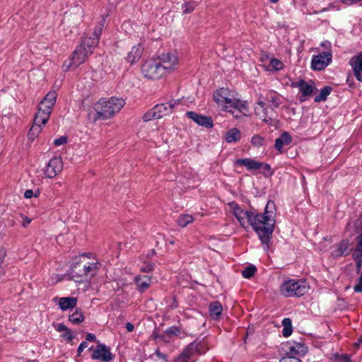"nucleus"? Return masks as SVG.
Instances as JSON below:
<instances>
[{
    "label": "nucleus",
    "mask_w": 362,
    "mask_h": 362,
    "mask_svg": "<svg viewBox=\"0 0 362 362\" xmlns=\"http://www.w3.org/2000/svg\"><path fill=\"white\" fill-rule=\"evenodd\" d=\"M361 266H362V260H356V273H360L361 272Z\"/></svg>",
    "instance_id": "61"
},
{
    "label": "nucleus",
    "mask_w": 362,
    "mask_h": 362,
    "mask_svg": "<svg viewBox=\"0 0 362 362\" xmlns=\"http://www.w3.org/2000/svg\"><path fill=\"white\" fill-rule=\"evenodd\" d=\"M264 107H267L265 103L262 100H259L257 103V106L255 107V111L257 112L258 110L264 109Z\"/></svg>",
    "instance_id": "57"
},
{
    "label": "nucleus",
    "mask_w": 362,
    "mask_h": 362,
    "mask_svg": "<svg viewBox=\"0 0 362 362\" xmlns=\"http://www.w3.org/2000/svg\"><path fill=\"white\" fill-rule=\"evenodd\" d=\"M83 261V274L86 275V279H90L95 276L99 269V262L98 261L85 262Z\"/></svg>",
    "instance_id": "23"
},
{
    "label": "nucleus",
    "mask_w": 362,
    "mask_h": 362,
    "mask_svg": "<svg viewBox=\"0 0 362 362\" xmlns=\"http://www.w3.org/2000/svg\"><path fill=\"white\" fill-rule=\"evenodd\" d=\"M160 62V68L163 69V75L168 71H171L177 63V57L170 53L162 54L156 58Z\"/></svg>",
    "instance_id": "13"
},
{
    "label": "nucleus",
    "mask_w": 362,
    "mask_h": 362,
    "mask_svg": "<svg viewBox=\"0 0 362 362\" xmlns=\"http://www.w3.org/2000/svg\"><path fill=\"white\" fill-rule=\"evenodd\" d=\"M67 143V137L66 136H60L59 138L58 139H56L54 140V145L55 146H59L61 145H64Z\"/></svg>",
    "instance_id": "50"
},
{
    "label": "nucleus",
    "mask_w": 362,
    "mask_h": 362,
    "mask_svg": "<svg viewBox=\"0 0 362 362\" xmlns=\"http://www.w3.org/2000/svg\"><path fill=\"white\" fill-rule=\"evenodd\" d=\"M69 321L74 324L78 325L84 320L83 313L80 308H76L75 311L69 316Z\"/></svg>",
    "instance_id": "34"
},
{
    "label": "nucleus",
    "mask_w": 362,
    "mask_h": 362,
    "mask_svg": "<svg viewBox=\"0 0 362 362\" xmlns=\"http://www.w3.org/2000/svg\"><path fill=\"white\" fill-rule=\"evenodd\" d=\"M269 66L275 71H280L283 69L284 64L283 63L276 58H272L270 60Z\"/></svg>",
    "instance_id": "45"
},
{
    "label": "nucleus",
    "mask_w": 362,
    "mask_h": 362,
    "mask_svg": "<svg viewBox=\"0 0 362 362\" xmlns=\"http://www.w3.org/2000/svg\"><path fill=\"white\" fill-rule=\"evenodd\" d=\"M251 144L255 147L263 146L266 144V139L259 134H255L251 138Z\"/></svg>",
    "instance_id": "40"
},
{
    "label": "nucleus",
    "mask_w": 362,
    "mask_h": 362,
    "mask_svg": "<svg viewBox=\"0 0 362 362\" xmlns=\"http://www.w3.org/2000/svg\"><path fill=\"white\" fill-rule=\"evenodd\" d=\"M92 54V51L88 50L86 47L81 44L78 45L73 52L72 57L64 62L62 68L64 71H69L70 69L77 68L83 64L86 58Z\"/></svg>",
    "instance_id": "5"
},
{
    "label": "nucleus",
    "mask_w": 362,
    "mask_h": 362,
    "mask_svg": "<svg viewBox=\"0 0 362 362\" xmlns=\"http://www.w3.org/2000/svg\"><path fill=\"white\" fill-rule=\"evenodd\" d=\"M63 337L65 338L69 341H71L74 339V336L72 335L69 329L64 332Z\"/></svg>",
    "instance_id": "56"
},
{
    "label": "nucleus",
    "mask_w": 362,
    "mask_h": 362,
    "mask_svg": "<svg viewBox=\"0 0 362 362\" xmlns=\"http://www.w3.org/2000/svg\"><path fill=\"white\" fill-rule=\"evenodd\" d=\"M226 93L227 90L226 89L222 88L216 90L213 95L214 101L218 104L229 105L233 101V99L226 97Z\"/></svg>",
    "instance_id": "31"
},
{
    "label": "nucleus",
    "mask_w": 362,
    "mask_h": 362,
    "mask_svg": "<svg viewBox=\"0 0 362 362\" xmlns=\"http://www.w3.org/2000/svg\"><path fill=\"white\" fill-rule=\"evenodd\" d=\"M241 139V132L237 128H231L225 133V140L228 143H236Z\"/></svg>",
    "instance_id": "32"
},
{
    "label": "nucleus",
    "mask_w": 362,
    "mask_h": 362,
    "mask_svg": "<svg viewBox=\"0 0 362 362\" xmlns=\"http://www.w3.org/2000/svg\"><path fill=\"white\" fill-rule=\"evenodd\" d=\"M354 290L356 293H362V274L358 278L356 284L354 286Z\"/></svg>",
    "instance_id": "52"
},
{
    "label": "nucleus",
    "mask_w": 362,
    "mask_h": 362,
    "mask_svg": "<svg viewBox=\"0 0 362 362\" xmlns=\"http://www.w3.org/2000/svg\"><path fill=\"white\" fill-rule=\"evenodd\" d=\"M126 329L128 332H133L134 329V326L132 323L128 322L126 323Z\"/></svg>",
    "instance_id": "62"
},
{
    "label": "nucleus",
    "mask_w": 362,
    "mask_h": 362,
    "mask_svg": "<svg viewBox=\"0 0 362 362\" xmlns=\"http://www.w3.org/2000/svg\"><path fill=\"white\" fill-rule=\"evenodd\" d=\"M144 122H148L152 119H158V115H156V112L155 111L154 108L149 110L147 111L142 117Z\"/></svg>",
    "instance_id": "44"
},
{
    "label": "nucleus",
    "mask_w": 362,
    "mask_h": 362,
    "mask_svg": "<svg viewBox=\"0 0 362 362\" xmlns=\"http://www.w3.org/2000/svg\"><path fill=\"white\" fill-rule=\"evenodd\" d=\"M33 197H34V192L32 189H27L25 192H24V197L26 198V199H30L32 198Z\"/></svg>",
    "instance_id": "59"
},
{
    "label": "nucleus",
    "mask_w": 362,
    "mask_h": 362,
    "mask_svg": "<svg viewBox=\"0 0 362 362\" xmlns=\"http://www.w3.org/2000/svg\"><path fill=\"white\" fill-rule=\"evenodd\" d=\"M353 258L355 261L358 259L362 260V248H361V246L357 245L356 248L354 250Z\"/></svg>",
    "instance_id": "49"
},
{
    "label": "nucleus",
    "mask_w": 362,
    "mask_h": 362,
    "mask_svg": "<svg viewBox=\"0 0 362 362\" xmlns=\"http://www.w3.org/2000/svg\"><path fill=\"white\" fill-rule=\"evenodd\" d=\"M332 88L329 86H326L321 89L320 93L317 95L314 100L315 103H320L321 101H325L327 99L328 95L331 93Z\"/></svg>",
    "instance_id": "35"
},
{
    "label": "nucleus",
    "mask_w": 362,
    "mask_h": 362,
    "mask_svg": "<svg viewBox=\"0 0 362 362\" xmlns=\"http://www.w3.org/2000/svg\"><path fill=\"white\" fill-rule=\"evenodd\" d=\"M56 329L58 332H65V331H66L68 329V328L63 323H59V324H57V327Z\"/></svg>",
    "instance_id": "60"
},
{
    "label": "nucleus",
    "mask_w": 362,
    "mask_h": 362,
    "mask_svg": "<svg viewBox=\"0 0 362 362\" xmlns=\"http://www.w3.org/2000/svg\"><path fill=\"white\" fill-rule=\"evenodd\" d=\"M349 63L352 68L356 78L362 82V52L352 57Z\"/></svg>",
    "instance_id": "16"
},
{
    "label": "nucleus",
    "mask_w": 362,
    "mask_h": 362,
    "mask_svg": "<svg viewBox=\"0 0 362 362\" xmlns=\"http://www.w3.org/2000/svg\"><path fill=\"white\" fill-rule=\"evenodd\" d=\"M260 169L263 170V173L264 177H272L274 174V171L272 170L271 165L268 163H265L263 162H259Z\"/></svg>",
    "instance_id": "43"
},
{
    "label": "nucleus",
    "mask_w": 362,
    "mask_h": 362,
    "mask_svg": "<svg viewBox=\"0 0 362 362\" xmlns=\"http://www.w3.org/2000/svg\"><path fill=\"white\" fill-rule=\"evenodd\" d=\"M76 304L77 298L75 297H62L59 299V308L63 311L75 308Z\"/></svg>",
    "instance_id": "30"
},
{
    "label": "nucleus",
    "mask_w": 362,
    "mask_h": 362,
    "mask_svg": "<svg viewBox=\"0 0 362 362\" xmlns=\"http://www.w3.org/2000/svg\"><path fill=\"white\" fill-rule=\"evenodd\" d=\"M144 47L141 43L137 44L132 47L130 52L127 54L126 60L130 64H134L141 57L144 52Z\"/></svg>",
    "instance_id": "21"
},
{
    "label": "nucleus",
    "mask_w": 362,
    "mask_h": 362,
    "mask_svg": "<svg viewBox=\"0 0 362 362\" xmlns=\"http://www.w3.org/2000/svg\"><path fill=\"white\" fill-rule=\"evenodd\" d=\"M194 221V217L189 214H182L177 219V223L180 227H186Z\"/></svg>",
    "instance_id": "38"
},
{
    "label": "nucleus",
    "mask_w": 362,
    "mask_h": 362,
    "mask_svg": "<svg viewBox=\"0 0 362 362\" xmlns=\"http://www.w3.org/2000/svg\"><path fill=\"white\" fill-rule=\"evenodd\" d=\"M86 341H92V342H96L97 341V339H96V337L94 334H92V333H88L86 334Z\"/></svg>",
    "instance_id": "58"
},
{
    "label": "nucleus",
    "mask_w": 362,
    "mask_h": 362,
    "mask_svg": "<svg viewBox=\"0 0 362 362\" xmlns=\"http://www.w3.org/2000/svg\"><path fill=\"white\" fill-rule=\"evenodd\" d=\"M354 226L356 232L358 233L359 231L362 230V218L358 217L354 221Z\"/></svg>",
    "instance_id": "51"
},
{
    "label": "nucleus",
    "mask_w": 362,
    "mask_h": 362,
    "mask_svg": "<svg viewBox=\"0 0 362 362\" xmlns=\"http://www.w3.org/2000/svg\"><path fill=\"white\" fill-rule=\"evenodd\" d=\"M89 350L93 351L90 356L93 360L110 362L114 358V355L111 353L110 347L104 344H98L95 347L92 346L89 348Z\"/></svg>",
    "instance_id": "9"
},
{
    "label": "nucleus",
    "mask_w": 362,
    "mask_h": 362,
    "mask_svg": "<svg viewBox=\"0 0 362 362\" xmlns=\"http://www.w3.org/2000/svg\"><path fill=\"white\" fill-rule=\"evenodd\" d=\"M267 100L270 103V107L274 110L282 103L280 96L274 91L270 90L266 96Z\"/></svg>",
    "instance_id": "33"
},
{
    "label": "nucleus",
    "mask_w": 362,
    "mask_h": 362,
    "mask_svg": "<svg viewBox=\"0 0 362 362\" xmlns=\"http://www.w3.org/2000/svg\"><path fill=\"white\" fill-rule=\"evenodd\" d=\"M291 86L293 88H298L299 92L301 93L300 97V102L305 101L306 97L310 96L314 89H316L312 84L308 83L303 79L292 82Z\"/></svg>",
    "instance_id": "15"
},
{
    "label": "nucleus",
    "mask_w": 362,
    "mask_h": 362,
    "mask_svg": "<svg viewBox=\"0 0 362 362\" xmlns=\"http://www.w3.org/2000/svg\"><path fill=\"white\" fill-rule=\"evenodd\" d=\"M63 168L61 157H54L46 164L43 172L45 177L53 178L59 174Z\"/></svg>",
    "instance_id": "12"
},
{
    "label": "nucleus",
    "mask_w": 362,
    "mask_h": 362,
    "mask_svg": "<svg viewBox=\"0 0 362 362\" xmlns=\"http://www.w3.org/2000/svg\"><path fill=\"white\" fill-rule=\"evenodd\" d=\"M350 242L348 239L341 240L334 249L332 251V256L334 258H339L349 255L351 250L349 249Z\"/></svg>",
    "instance_id": "17"
},
{
    "label": "nucleus",
    "mask_w": 362,
    "mask_h": 362,
    "mask_svg": "<svg viewBox=\"0 0 362 362\" xmlns=\"http://www.w3.org/2000/svg\"><path fill=\"white\" fill-rule=\"evenodd\" d=\"M235 167H245L249 171H253L260 169V164L259 161L251 158H238L234 161Z\"/></svg>",
    "instance_id": "19"
},
{
    "label": "nucleus",
    "mask_w": 362,
    "mask_h": 362,
    "mask_svg": "<svg viewBox=\"0 0 362 362\" xmlns=\"http://www.w3.org/2000/svg\"><path fill=\"white\" fill-rule=\"evenodd\" d=\"M230 207L233 209V215L237 219L245 217L247 219L248 223L252 226L254 231L258 235V228L256 220V211H244L240 206L235 202L230 204Z\"/></svg>",
    "instance_id": "8"
},
{
    "label": "nucleus",
    "mask_w": 362,
    "mask_h": 362,
    "mask_svg": "<svg viewBox=\"0 0 362 362\" xmlns=\"http://www.w3.org/2000/svg\"><path fill=\"white\" fill-rule=\"evenodd\" d=\"M292 141V137L287 132H283L281 136L275 139L274 148L276 150L282 153L283 146L289 145Z\"/></svg>",
    "instance_id": "28"
},
{
    "label": "nucleus",
    "mask_w": 362,
    "mask_h": 362,
    "mask_svg": "<svg viewBox=\"0 0 362 362\" xmlns=\"http://www.w3.org/2000/svg\"><path fill=\"white\" fill-rule=\"evenodd\" d=\"M124 105L125 100L122 98L112 97L108 100L101 98L94 105L95 114L93 120L96 122L110 119L118 113Z\"/></svg>",
    "instance_id": "2"
},
{
    "label": "nucleus",
    "mask_w": 362,
    "mask_h": 362,
    "mask_svg": "<svg viewBox=\"0 0 362 362\" xmlns=\"http://www.w3.org/2000/svg\"><path fill=\"white\" fill-rule=\"evenodd\" d=\"M185 115L187 118L192 119L199 126L204 127L207 129L214 127V122L211 117L203 115L194 111H187Z\"/></svg>",
    "instance_id": "14"
},
{
    "label": "nucleus",
    "mask_w": 362,
    "mask_h": 362,
    "mask_svg": "<svg viewBox=\"0 0 362 362\" xmlns=\"http://www.w3.org/2000/svg\"><path fill=\"white\" fill-rule=\"evenodd\" d=\"M105 16H102L101 20L95 27L93 33L90 35H86L83 37L81 45L86 47L88 50L93 51V49L98 45L102 30L104 27Z\"/></svg>",
    "instance_id": "7"
},
{
    "label": "nucleus",
    "mask_w": 362,
    "mask_h": 362,
    "mask_svg": "<svg viewBox=\"0 0 362 362\" xmlns=\"http://www.w3.org/2000/svg\"><path fill=\"white\" fill-rule=\"evenodd\" d=\"M154 354L156 355L157 357H158L159 358H160L163 361H168V356L166 354H165L161 353L159 349H157L155 351Z\"/></svg>",
    "instance_id": "55"
},
{
    "label": "nucleus",
    "mask_w": 362,
    "mask_h": 362,
    "mask_svg": "<svg viewBox=\"0 0 362 362\" xmlns=\"http://www.w3.org/2000/svg\"><path fill=\"white\" fill-rule=\"evenodd\" d=\"M330 359L332 362H354L351 359V356L347 354L335 353L332 354Z\"/></svg>",
    "instance_id": "37"
},
{
    "label": "nucleus",
    "mask_w": 362,
    "mask_h": 362,
    "mask_svg": "<svg viewBox=\"0 0 362 362\" xmlns=\"http://www.w3.org/2000/svg\"><path fill=\"white\" fill-rule=\"evenodd\" d=\"M197 348L196 347L195 343L189 344L180 354L176 361L178 362H189L188 361L192 359V357L197 354Z\"/></svg>",
    "instance_id": "22"
},
{
    "label": "nucleus",
    "mask_w": 362,
    "mask_h": 362,
    "mask_svg": "<svg viewBox=\"0 0 362 362\" xmlns=\"http://www.w3.org/2000/svg\"><path fill=\"white\" fill-rule=\"evenodd\" d=\"M255 113L265 123L272 126L274 125L273 117L275 115V112L273 109L268 110L267 107L264 109L258 110Z\"/></svg>",
    "instance_id": "26"
},
{
    "label": "nucleus",
    "mask_w": 362,
    "mask_h": 362,
    "mask_svg": "<svg viewBox=\"0 0 362 362\" xmlns=\"http://www.w3.org/2000/svg\"><path fill=\"white\" fill-rule=\"evenodd\" d=\"M224 107L227 112L231 113L237 119H241L246 116L248 112L246 103L239 99L233 100L229 105H226Z\"/></svg>",
    "instance_id": "10"
},
{
    "label": "nucleus",
    "mask_w": 362,
    "mask_h": 362,
    "mask_svg": "<svg viewBox=\"0 0 362 362\" xmlns=\"http://www.w3.org/2000/svg\"><path fill=\"white\" fill-rule=\"evenodd\" d=\"M57 98V93L54 90H51L47 93L45 97L40 102L39 106L42 108L46 109L47 111L52 110L55 105L56 100Z\"/></svg>",
    "instance_id": "25"
},
{
    "label": "nucleus",
    "mask_w": 362,
    "mask_h": 362,
    "mask_svg": "<svg viewBox=\"0 0 362 362\" xmlns=\"http://www.w3.org/2000/svg\"><path fill=\"white\" fill-rule=\"evenodd\" d=\"M192 343L196 344V347L197 348V349L196 350V353L197 354L201 355V354L205 353L206 351L204 349V344L203 342L194 341Z\"/></svg>",
    "instance_id": "48"
},
{
    "label": "nucleus",
    "mask_w": 362,
    "mask_h": 362,
    "mask_svg": "<svg viewBox=\"0 0 362 362\" xmlns=\"http://www.w3.org/2000/svg\"><path fill=\"white\" fill-rule=\"evenodd\" d=\"M245 218H246L245 217H242V218H240V219H238L240 224L243 226V227H245Z\"/></svg>",
    "instance_id": "64"
},
{
    "label": "nucleus",
    "mask_w": 362,
    "mask_h": 362,
    "mask_svg": "<svg viewBox=\"0 0 362 362\" xmlns=\"http://www.w3.org/2000/svg\"><path fill=\"white\" fill-rule=\"evenodd\" d=\"M282 325L284 326V329L282 331V334L285 337H289L292 333V323L290 318H284L282 320Z\"/></svg>",
    "instance_id": "39"
},
{
    "label": "nucleus",
    "mask_w": 362,
    "mask_h": 362,
    "mask_svg": "<svg viewBox=\"0 0 362 362\" xmlns=\"http://www.w3.org/2000/svg\"><path fill=\"white\" fill-rule=\"evenodd\" d=\"M83 261L76 262L71 265L69 274L71 276L72 279L76 281H81L83 279H86V275L83 274Z\"/></svg>",
    "instance_id": "20"
},
{
    "label": "nucleus",
    "mask_w": 362,
    "mask_h": 362,
    "mask_svg": "<svg viewBox=\"0 0 362 362\" xmlns=\"http://www.w3.org/2000/svg\"><path fill=\"white\" fill-rule=\"evenodd\" d=\"M156 264L151 261H144L140 268V271L144 273H149L155 269Z\"/></svg>",
    "instance_id": "42"
},
{
    "label": "nucleus",
    "mask_w": 362,
    "mask_h": 362,
    "mask_svg": "<svg viewBox=\"0 0 362 362\" xmlns=\"http://www.w3.org/2000/svg\"><path fill=\"white\" fill-rule=\"evenodd\" d=\"M179 103L177 100H172L170 103L158 104L153 107L158 119L168 115L173 112V109Z\"/></svg>",
    "instance_id": "18"
},
{
    "label": "nucleus",
    "mask_w": 362,
    "mask_h": 362,
    "mask_svg": "<svg viewBox=\"0 0 362 362\" xmlns=\"http://www.w3.org/2000/svg\"><path fill=\"white\" fill-rule=\"evenodd\" d=\"M169 336H177L180 334V329L177 326H171L165 331Z\"/></svg>",
    "instance_id": "46"
},
{
    "label": "nucleus",
    "mask_w": 362,
    "mask_h": 362,
    "mask_svg": "<svg viewBox=\"0 0 362 362\" xmlns=\"http://www.w3.org/2000/svg\"><path fill=\"white\" fill-rule=\"evenodd\" d=\"M20 217L22 218V225L26 228L31 222V219L23 214H20Z\"/></svg>",
    "instance_id": "54"
},
{
    "label": "nucleus",
    "mask_w": 362,
    "mask_h": 362,
    "mask_svg": "<svg viewBox=\"0 0 362 362\" xmlns=\"http://www.w3.org/2000/svg\"><path fill=\"white\" fill-rule=\"evenodd\" d=\"M134 281L136 286V290L139 293H144L150 287L152 279L146 275H137L134 277Z\"/></svg>",
    "instance_id": "24"
},
{
    "label": "nucleus",
    "mask_w": 362,
    "mask_h": 362,
    "mask_svg": "<svg viewBox=\"0 0 362 362\" xmlns=\"http://www.w3.org/2000/svg\"><path fill=\"white\" fill-rule=\"evenodd\" d=\"M256 272V267L254 265H250L246 267V268L242 271V276L245 279H250L255 275Z\"/></svg>",
    "instance_id": "41"
},
{
    "label": "nucleus",
    "mask_w": 362,
    "mask_h": 362,
    "mask_svg": "<svg viewBox=\"0 0 362 362\" xmlns=\"http://www.w3.org/2000/svg\"><path fill=\"white\" fill-rule=\"evenodd\" d=\"M332 55L329 52H322L313 56L311 68L315 71L324 70L332 62Z\"/></svg>",
    "instance_id": "11"
},
{
    "label": "nucleus",
    "mask_w": 362,
    "mask_h": 362,
    "mask_svg": "<svg viewBox=\"0 0 362 362\" xmlns=\"http://www.w3.org/2000/svg\"><path fill=\"white\" fill-rule=\"evenodd\" d=\"M42 125L33 122V124L30 129L28 137L30 140L33 141L41 132Z\"/></svg>",
    "instance_id": "36"
},
{
    "label": "nucleus",
    "mask_w": 362,
    "mask_h": 362,
    "mask_svg": "<svg viewBox=\"0 0 362 362\" xmlns=\"http://www.w3.org/2000/svg\"><path fill=\"white\" fill-rule=\"evenodd\" d=\"M223 307L219 301H213L209 305V316L214 320H219L222 315Z\"/></svg>",
    "instance_id": "27"
},
{
    "label": "nucleus",
    "mask_w": 362,
    "mask_h": 362,
    "mask_svg": "<svg viewBox=\"0 0 362 362\" xmlns=\"http://www.w3.org/2000/svg\"><path fill=\"white\" fill-rule=\"evenodd\" d=\"M310 286L304 279H288L280 286V292L285 297H301L309 290Z\"/></svg>",
    "instance_id": "3"
},
{
    "label": "nucleus",
    "mask_w": 362,
    "mask_h": 362,
    "mask_svg": "<svg viewBox=\"0 0 362 362\" xmlns=\"http://www.w3.org/2000/svg\"><path fill=\"white\" fill-rule=\"evenodd\" d=\"M275 218L276 204L272 200L267 202L263 214L256 211L258 238L265 250H268L269 244L272 238L276 223Z\"/></svg>",
    "instance_id": "1"
},
{
    "label": "nucleus",
    "mask_w": 362,
    "mask_h": 362,
    "mask_svg": "<svg viewBox=\"0 0 362 362\" xmlns=\"http://www.w3.org/2000/svg\"><path fill=\"white\" fill-rule=\"evenodd\" d=\"M156 58L146 60L141 66L144 76L149 79H158L163 76V69Z\"/></svg>",
    "instance_id": "6"
},
{
    "label": "nucleus",
    "mask_w": 362,
    "mask_h": 362,
    "mask_svg": "<svg viewBox=\"0 0 362 362\" xmlns=\"http://www.w3.org/2000/svg\"><path fill=\"white\" fill-rule=\"evenodd\" d=\"M357 240L358 246L362 247V233L358 236Z\"/></svg>",
    "instance_id": "63"
},
{
    "label": "nucleus",
    "mask_w": 362,
    "mask_h": 362,
    "mask_svg": "<svg viewBox=\"0 0 362 362\" xmlns=\"http://www.w3.org/2000/svg\"><path fill=\"white\" fill-rule=\"evenodd\" d=\"M284 346L286 353L279 362H302L300 358L308 351V347L303 343H287Z\"/></svg>",
    "instance_id": "4"
},
{
    "label": "nucleus",
    "mask_w": 362,
    "mask_h": 362,
    "mask_svg": "<svg viewBox=\"0 0 362 362\" xmlns=\"http://www.w3.org/2000/svg\"><path fill=\"white\" fill-rule=\"evenodd\" d=\"M51 112L50 110L47 111L46 109L39 106L34 118V122L42 126L45 125L49 120Z\"/></svg>",
    "instance_id": "29"
},
{
    "label": "nucleus",
    "mask_w": 362,
    "mask_h": 362,
    "mask_svg": "<svg viewBox=\"0 0 362 362\" xmlns=\"http://www.w3.org/2000/svg\"><path fill=\"white\" fill-rule=\"evenodd\" d=\"M183 13L187 14L192 13L194 10V5L191 3H185L182 4Z\"/></svg>",
    "instance_id": "47"
},
{
    "label": "nucleus",
    "mask_w": 362,
    "mask_h": 362,
    "mask_svg": "<svg viewBox=\"0 0 362 362\" xmlns=\"http://www.w3.org/2000/svg\"><path fill=\"white\" fill-rule=\"evenodd\" d=\"M88 346V342L86 341H82L77 349V356H81L82 351Z\"/></svg>",
    "instance_id": "53"
}]
</instances>
